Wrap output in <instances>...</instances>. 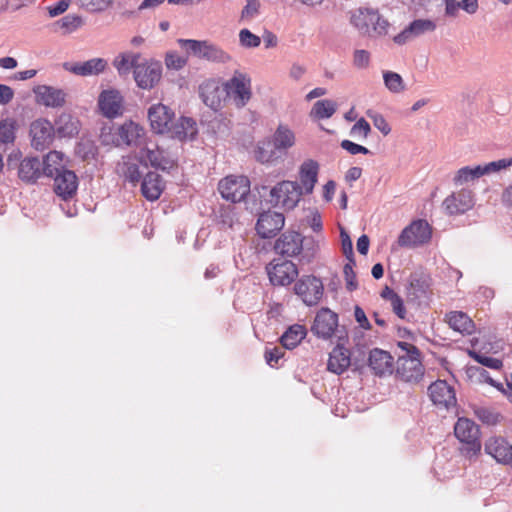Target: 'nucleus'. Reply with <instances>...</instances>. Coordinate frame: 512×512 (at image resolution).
<instances>
[{"instance_id":"nucleus-1","label":"nucleus","mask_w":512,"mask_h":512,"mask_svg":"<svg viewBox=\"0 0 512 512\" xmlns=\"http://www.w3.org/2000/svg\"><path fill=\"white\" fill-rule=\"evenodd\" d=\"M351 24L364 35L384 36L388 33L389 23L371 8H358L351 13Z\"/></svg>"},{"instance_id":"nucleus-2","label":"nucleus","mask_w":512,"mask_h":512,"mask_svg":"<svg viewBox=\"0 0 512 512\" xmlns=\"http://www.w3.org/2000/svg\"><path fill=\"white\" fill-rule=\"evenodd\" d=\"M398 345L405 351V354L398 357V376L406 382H416L420 380L424 374V369L420 361L418 348L407 342H399Z\"/></svg>"},{"instance_id":"nucleus-3","label":"nucleus","mask_w":512,"mask_h":512,"mask_svg":"<svg viewBox=\"0 0 512 512\" xmlns=\"http://www.w3.org/2000/svg\"><path fill=\"white\" fill-rule=\"evenodd\" d=\"M308 243L304 244L302 235L295 231H288L283 233L275 242V251L286 257H294L303 252L301 261L309 263L315 255V247L312 243L311 247H307Z\"/></svg>"},{"instance_id":"nucleus-4","label":"nucleus","mask_w":512,"mask_h":512,"mask_svg":"<svg viewBox=\"0 0 512 512\" xmlns=\"http://www.w3.org/2000/svg\"><path fill=\"white\" fill-rule=\"evenodd\" d=\"M179 45L192 55L211 62L227 63L231 60L228 52L209 41L179 39Z\"/></svg>"},{"instance_id":"nucleus-5","label":"nucleus","mask_w":512,"mask_h":512,"mask_svg":"<svg viewBox=\"0 0 512 512\" xmlns=\"http://www.w3.org/2000/svg\"><path fill=\"white\" fill-rule=\"evenodd\" d=\"M303 194L298 182L284 180L270 190V203L292 210L298 205Z\"/></svg>"},{"instance_id":"nucleus-6","label":"nucleus","mask_w":512,"mask_h":512,"mask_svg":"<svg viewBox=\"0 0 512 512\" xmlns=\"http://www.w3.org/2000/svg\"><path fill=\"white\" fill-rule=\"evenodd\" d=\"M432 236V229L426 220H415L400 233L397 244L403 248H415L428 243Z\"/></svg>"},{"instance_id":"nucleus-7","label":"nucleus","mask_w":512,"mask_h":512,"mask_svg":"<svg viewBox=\"0 0 512 512\" xmlns=\"http://www.w3.org/2000/svg\"><path fill=\"white\" fill-rule=\"evenodd\" d=\"M512 165V158L500 159L484 165H477L475 167L465 166L459 169L453 178L455 185L460 186L479 179L484 175L498 172Z\"/></svg>"},{"instance_id":"nucleus-8","label":"nucleus","mask_w":512,"mask_h":512,"mask_svg":"<svg viewBox=\"0 0 512 512\" xmlns=\"http://www.w3.org/2000/svg\"><path fill=\"white\" fill-rule=\"evenodd\" d=\"M224 86L226 97H231L238 108L244 107L252 97L251 78L245 73L236 71Z\"/></svg>"},{"instance_id":"nucleus-9","label":"nucleus","mask_w":512,"mask_h":512,"mask_svg":"<svg viewBox=\"0 0 512 512\" xmlns=\"http://www.w3.org/2000/svg\"><path fill=\"white\" fill-rule=\"evenodd\" d=\"M162 76L161 63L154 60L141 58L135 66L134 80L137 86L144 90H150L156 86Z\"/></svg>"},{"instance_id":"nucleus-10","label":"nucleus","mask_w":512,"mask_h":512,"mask_svg":"<svg viewBox=\"0 0 512 512\" xmlns=\"http://www.w3.org/2000/svg\"><path fill=\"white\" fill-rule=\"evenodd\" d=\"M269 280L274 286L290 285L297 278V266L289 260L274 259L266 266Z\"/></svg>"},{"instance_id":"nucleus-11","label":"nucleus","mask_w":512,"mask_h":512,"mask_svg":"<svg viewBox=\"0 0 512 512\" xmlns=\"http://www.w3.org/2000/svg\"><path fill=\"white\" fill-rule=\"evenodd\" d=\"M221 196L232 203L242 201L250 192V182L246 176H227L219 182Z\"/></svg>"},{"instance_id":"nucleus-12","label":"nucleus","mask_w":512,"mask_h":512,"mask_svg":"<svg viewBox=\"0 0 512 512\" xmlns=\"http://www.w3.org/2000/svg\"><path fill=\"white\" fill-rule=\"evenodd\" d=\"M323 290L324 287L321 280L315 276H304L294 286L295 293L308 306L316 305L320 301L323 296Z\"/></svg>"},{"instance_id":"nucleus-13","label":"nucleus","mask_w":512,"mask_h":512,"mask_svg":"<svg viewBox=\"0 0 512 512\" xmlns=\"http://www.w3.org/2000/svg\"><path fill=\"white\" fill-rule=\"evenodd\" d=\"M454 434L460 442L469 445L474 453L480 450L479 428L472 420L459 418L454 426Z\"/></svg>"},{"instance_id":"nucleus-14","label":"nucleus","mask_w":512,"mask_h":512,"mask_svg":"<svg viewBox=\"0 0 512 512\" xmlns=\"http://www.w3.org/2000/svg\"><path fill=\"white\" fill-rule=\"evenodd\" d=\"M148 120L151 129L157 134H166L175 117L174 112L166 105L158 103L148 109Z\"/></svg>"},{"instance_id":"nucleus-15","label":"nucleus","mask_w":512,"mask_h":512,"mask_svg":"<svg viewBox=\"0 0 512 512\" xmlns=\"http://www.w3.org/2000/svg\"><path fill=\"white\" fill-rule=\"evenodd\" d=\"M284 222L282 213L270 210L263 212L256 223L257 233L261 238H272L283 228Z\"/></svg>"},{"instance_id":"nucleus-16","label":"nucleus","mask_w":512,"mask_h":512,"mask_svg":"<svg viewBox=\"0 0 512 512\" xmlns=\"http://www.w3.org/2000/svg\"><path fill=\"white\" fill-rule=\"evenodd\" d=\"M338 326V315L328 308L321 309L314 319L312 332L319 338H330Z\"/></svg>"},{"instance_id":"nucleus-17","label":"nucleus","mask_w":512,"mask_h":512,"mask_svg":"<svg viewBox=\"0 0 512 512\" xmlns=\"http://www.w3.org/2000/svg\"><path fill=\"white\" fill-rule=\"evenodd\" d=\"M200 97L204 104L212 110L217 111L221 108L222 102L227 98L225 86L220 85L215 80L205 81L199 88Z\"/></svg>"},{"instance_id":"nucleus-18","label":"nucleus","mask_w":512,"mask_h":512,"mask_svg":"<svg viewBox=\"0 0 512 512\" xmlns=\"http://www.w3.org/2000/svg\"><path fill=\"white\" fill-rule=\"evenodd\" d=\"M473 205V193L469 189H461L452 193L443 201V207L450 215L463 214L470 210Z\"/></svg>"},{"instance_id":"nucleus-19","label":"nucleus","mask_w":512,"mask_h":512,"mask_svg":"<svg viewBox=\"0 0 512 512\" xmlns=\"http://www.w3.org/2000/svg\"><path fill=\"white\" fill-rule=\"evenodd\" d=\"M429 396L432 402L446 409L456 405V395L454 388L444 380H437L428 388Z\"/></svg>"},{"instance_id":"nucleus-20","label":"nucleus","mask_w":512,"mask_h":512,"mask_svg":"<svg viewBox=\"0 0 512 512\" xmlns=\"http://www.w3.org/2000/svg\"><path fill=\"white\" fill-rule=\"evenodd\" d=\"M31 143L37 150H44L53 140L54 127L48 120L39 119L30 127Z\"/></svg>"},{"instance_id":"nucleus-21","label":"nucleus","mask_w":512,"mask_h":512,"mask_svg":"<svg viewBox=\"0 0 512 512\" xmlns=\"http://www.w3.org/2000/svg\"><path fill=\"white\" fill-rule=\"evenodd\" d=\"M54 192L64 200L72 198L78 188V178L71 170H62L54 174Z\"/></svg>"},{"instance_id":"nucleus-22","label":"nucleus","mask_w":512,"mask_h":512,"mask_svg":"<svg viewBox=\"0 0 512 512\" xmlns=\"http://www.w3.org/2000/svg\"><path fill=\"white\" fill-rule=\"evenodd\" d=\"M435 29L436 24L434 21L429 19H416L402 32L396 35L393 40L396 44L403 45L425 33L433 32Z\"/></svg>"},{"instance_id":"nucleus-23","label":"nucleus","mask_w":512,"mask_h":512,"mask_svg":"<svg viewBox=\"0 0 512 512\" xmlns=\"http://www.w3.org/2000/svg\"><path fill=\"white\" fill-rule=\"evenodd\" d=\"M485 452L498 463L512 464V444L502 437H490L485 443Z\"/></svg>"},{"instance_id":"nucleus-24","label":"nucleus","mask_w":512,"mask_h":512,"mask_svg":"<svg viewBox=\"0 0 512 512\" xmlns=\"http://www.w3.org/2000/svg\"><path fill=\"white\" fill-rule=\"evenodd\" d=\"M107 61L102 58H93L85 62H65L63 68L75 75H97L105 70Z\"/></svg>"},{"instance_id":"nucleus-25","label":"nucleus","mask_w":512,"mask_h":512,"mask_svg":"<svg viewBox=\"0 0 512 512\" xmlns=\"http://www.w3.org/2000/svg\"><path fill=\"white\" fill-rule=\"evenodd\" d=\"M319 164L312 159L305 160L299 167V180L302 192L309 195L318 181Z\"/></svg>"},{"instance_id":"nucleus-26","label":"nucleus","mask_w":512,"mask_h":512,"mask_svg":"<svg viewBox=\"0 0 512 512\" xmlns=\"http://www.w3.org/2000/svg\"><path fill=\"white\" fill-rule=\"evenodd\" d=\"M368 366L375 375L391 374L393 372V357L388 352L375 348L369 353Z\"/></svg>"},{"instance_id":"nucleus-27","label":"nucleus","mask_w":512,"mask_h":512,"mask_svg":"<svg viewBox=\"0 0 512 512\" xmlns=\"http://www.w3.org/2000/svg\"><path fill=\"white\" fill-rule=\"evenodd\" d=\"M196 134V122L188 117H180L178 120L174 118L169 126V131L166 132L169 137L180 141L193 139Z\"/></svg>"},{"instance_id":"nucleus-28","label":"nucleus","mask_w":512,"mask_h":512,"mask_svg":"<svg viewBox=\"0 0 512 512\" xmlns=\"http://www.w3.org/2000/svg\"><path fill=\"white\" fill-rule=\"evenodd\" d=\"M140 157L142 161H148L152 167L162 171H168L174 166V161L158 146L145 147L140 151Z\"/></svg>"},{"instance_id":"nucleus-29","label":"nucleus","mask_w":512,"mask_h":512,"mask_svg":"<svg viewBox=\"0 0 512 512\" xmlns=\"http://www.w3.org/2000/svg\"><path fill=\"white\" fill-rule=\"evenodd\" d=\"M351 364L350 351L341 345H337L329 354L327 369L336 375H341Z\"/></svg>"},{"instance_id":"nucleus-30","label":"nucleus","mask_w":512,"mask_h":512,"mask_svg":"<svg viewBox=\"0 0 512 512\" xmlns=\"http://www.w3.org/2000/svg\"><path fill=\"white\" fill-rule=\"evenodd\" d=\"M99 107L108 118H114L122 113V97L118 91H103L99 97Z\"/></svg>"},{"instance_id":"nucleus-31","label":"nucleus","mask_w":512,"mask_h":512,"mask_svg":"<svg viewBox=\"0 0 512 512\" xmlns=\"http://www.w3.org/2000/svg\"><path fill=\"white\" fill-rule=\"evenodd\" d=\"M37 102L47 107H60L65 102V93L47 85H39L34 88Z\"/></svg>"},{"instance_id":"nucleus-32","label":"nucleus","mask_w":512,"mask_h":512,"mask_svg":"<svg viewBox=\"0 0 512 512\" xmlns=\"http://www.w3.org/2000/svg\"><path fill=\"white\" fill-rule=\"evenodd\" d=\"M164 190V182L156 172H148L141 183L142 195L149 201L159 199Z\"/></svg>"},{"instance_id":"nucleus-33","label":"nucleus","mask_w":512,"mask_h":512,"mask_svg":"<svg viewBox=\"0 0 512 512\" xmlns=\"http://www.w3.org/2000/svg\"><path fill=\"white\" fill-rule=\"evenodd\" d=\"M18 174L21 180L34 183L44 175L42 163L37 157L24 158L20 163Z\"/></svg>"},{"instance_id":"nucleus-34","label":"nucleus","mask_w":512,"mask_h":512,"mask_svg":"<svg viewBox=\"0 0 512 512\" xmlns=\"http://www.w3.org/2000/svg\"><path fill=\"white\" fill-rule=\"evenodd\" d=\"M144 134V129L132 121L126 122L118 128L119 140L126 145H140Z\"/></svg>"},{"instance_id":"nucleus-35","label":"nucleus","mask_w":512,"mask_h":512,"mask_svg":"<svg viewBox=\"0 0 512 512\" xmlns=\"http://www.w3.org/2000/svg\"><path fill=\"white\" fill-rule=\"evenodd\" d=\"M254 157L258 162L267 164L278 160L282 156L278 152L271 138H266L256 144Z\"/></svg>"},{"instance_id":"nucleus-36","label":"nucleus","mask_w":512,"mask_h":512,"mask_svg":"<svg viewBox=\"0 0 512 512\" xmlns=\"http://www.w3.org/2000/svg\"><path fill=\"white\" fill-rule=\"evenodd\" d=\"M271 140L281 156L285 154L288 149L293 147L296 142L294 132L288 126L282 124L277 127Z\"/></svg>"},{"instance_id":"nucleus-37","label":"nucleus","mask_w":512,"mask_h":512,"mask_svg":"<svg viewBox=\"0 0 512 512\" xmlns=\"http://www.w3.org/2000/svg\"><path fill=\"white\" fill-rule=\"evenodd\" d=\"M140 53L124 52L116 56L113 60V66L122 77L128 76L131 71H135V66L141 60Z\"/></svg>"},{"instance_id":"nucleus-38","label":"nucleus","mask_w":512,"mask_h":512,"mask_svg":"<svg viewBox=\"0 0 512 512\" xmlns=\"http://www.w3.org/2000/svg\"><path fill=\"white\" fill-rule=\"evenodd\" d=\"M447 322L454 331L470 335L474 331V323L471 318L461 311H453L447 315Z\"/></svg>"},{"instance_id":"nucleus-39","label":"nucleus","mask_w":512,"mask_h":512,"mask_svg":"<svg viewBox=\"0 0 512 512\" xmlns=\"http://www.w3.org/2000/svg\"><path fill=\"white\" fill-rule=\"evenodd\" d=\"M430 287L429 277L422 272H414L409 277L408 294L414 299L426 295Z\"/></svg>"},{"instance_id":"nucleus-40","label":"nucleus","mask_w":512,"mask_h":512,"mask_svg":"<svg viewBox=\"0 0 512 512\" xmlns=\"http://www.w3.org/2000/svg\"><path fill=\"white\" fill-rule=\"evenodd\" d=\"M142 163L143 161L141 160L140 156L139 158H124L120 166V171L125 180L132 183L133 185L138 183L142 177V171L140 170V164Z\"/></svg>"},{"instance_id":"nucleus-41","label":"nucleus","mask_w":512,"mask_h":512,"mask_svg":"<svg viewBox=\"0 0 512 512\" xmlns=\"http://www.w3.org/2000/svg\"><path fill=\"white\" fill-rule=\"evenodd\" d=\"M63 153L58 151H50L44 158L42 163L43 173L47 177H53L55 173L61 172L64 169Z\"/></svg>"},{"instance_id":"nucleus-42","label":"nucleus","mask_w":512,"mask_h":512,"mask_svg":"<svg viewBox=\"0 0 512 512\" xmlns=\"http://www.w3.org/2000/svg\"><path fill=\"white\" fill-rule=\"evenodd\" d=\"M306 336V330L301 325H293L289 327L281 336L280 342L284 348L293 349Z\"/></svg>"},{"instance_id":"nucleus-43","label":"nucleus","mask_w":512,"mask_h":512,"mask_svg":"<svg viewBox=\"0 0 512 512\" xmlns=\"http://www.w3.org/2000/svg\"><path fill=\"white\" fill-rule=\"evenodd\" d=\"M337 110V104L330 99L318 100L311 109V116L316 119H328Z\"/></svg>"},{"instance_id":"nucleus-44","label":"nucleus","mask_w":512,"mask_h":512,"mask_svg":"<svg viewBox=\"0 0 512 512\" xmlns=\"http://www.w3.org/2000/svg\"><path fill=\"white\" fill-rule=\"evenodd\" d=\"M82 25V19L77 15H66L56 21L53 26L55 31H61L63 34L74 32Z\"/></svg>"},{"instance_id":"nucleus-45","label":"nucleus","mask_w":512,"mask_h":512,"mask_svg":"<svg viewBox=\"0 0 512 512\" xmlns=\"http://www.w3.org/2000/svg\"><path fill=\"white\" fill-rule=\"evenodd\" d=\"M383 80L386 88L392 93H401L405 90L404 81L400 74L393 71L383 72Z\"/></svg>"},{"instance_id":"nucleus-46","label":"nucleus","mask_w":512,"mask_h":512,"mask_svg":"<svg viewBox=\"0 0 512 512\" xmlns=\"http://www.w3.org/2000/svg\"><path fill=\"white\" fill-rule=\"evenodd\" d=\"M240 44L245 48H256L260 45L261 39L248 29H242L239 32Z\"/></svg>"},{"instance_id":"nucleus-47","label":"nucleus","mask_w":512,"mask_h":512,"mask_svg":"<svg viewBox=\"0 0 512 512\" xmlns=\"http://www.w3.org/2000/svg\"><path fill=\"white\" fill-rule=\"evenodd\" d=\"M188 58L179 55L177 52H169L165 58V64L168 69L180 70L187 64Z\"/></svg>"},{"instance_id":"nucleus-48","label":"nucleus","mask_w":512,"mask_h":512,"mask_svg":"<svg viewBox=\"0 0 512 512\" xmlns=\"http://www.w3.org/2000/svg\"><path fill=\"white\" fill-rule=\"evenodd\" d=\"M474 412L477 418L487 425H495L499 420V414L489 408L479 407Z\"/></svg>"},{"instance_id":"nucleus-49","label":"nucleus","mask_w":512,"mask_h":512,"mask_svg":"<svg viewBox=\"0 0 512 512\" xmlns=\"http://www.w3.org/2000/svg\"><path fill=\"white\" fill-rule=\"evenodd\" d=\"M14 125L13 122L6 119L0 122V141L2 143H11L14 141Z\"/></svg>"},{"instance_id":"nucleus-50","label":"nucleus","mask_w":512,"mask_h":512,"mask_svg":"<svg viewBox=\"0 0 512 512\" xmlns=\"http://www.w3.org/2000/svg\"><path fill=\"white\" fill-rule=\"evenodd\" d=\"M371 131L370 124L364 119L360 118L351 128L350 134L353 137L366 139Z\"/></svg>"},{"instance_id":"nucleus-51","label":"nucleus","mask_w":512,"mask_h":512,"mask_svg":"<svg viewBox=\"0 0 512 512\" xmlns=\"http://www.w3.org/2000/svg\"><path fill=\"white\" fill-rule=\"evenodd\" d=\"M340 237H341L343 254L346 256V258L350 262H352V264H355V260L353 258L354 253H353L352 241L350 239L349 234L343 228L340 231Z\"/></svg>"},{"instance_id":"nucleus-52","label":"nucleus","mask_w":512,"mask_h":512,"mask_svg":"<svg viewBox=\"0 0 512 512\" xmlns=\"http://www.w3.org/2000/svg\"><path fill=\"white\" fill-rule=\"evenodd\" d=\"M367 115L370 119H372L374 126L384 135H388L391 132L390 125L381 114L368 111Z\"/></svg>"},{"instance_id":"nucleus-53","label":"nucleus","mask_w":512,"mask_h":512,"mask_svg":"<svg viewBox=\"0 0 512 512\" xmlns=\"http://www.w3.org/2000/svg\"><path fill=\"white\" fill-rule=\"evenodd\" d=\"M354 265L355 264H352V262H350L348 260V263L345 264L344 269H343L345 281H346V288L349 291H354L358 287V284L356 281V274L353 270Z\"/></svg>"},{"instance_id":"nucleus-54","label":"nucleus","mask_w":512,"mask_h":512,"mask_svg":"<svg viewBox=\"0 0 512 512\" xmlns=\"http://www.w3.org/2000/svg\"><path fill=\"white\" fill-rule=\"evenodd\" d=\"M266 363L271 367H276L279 360L284 356L283 349L281 347H274L265 350Z\"/></svg>"},{"instance_id":"nucleus-55","label":"nucleus","mask_w":512,"mask_h":512,"mask_svg":"<svg viewBox=\"0 0 512 512\" xmlns=\"http://www.w3.org/2000/svg\"><path fill=\"white\" fill-rule=\"evenodd\" d=\"M111 2L112 0H80L81 5L91 12L103 11Z\"/></svg>"},{"instance_id":"nucleus-56","label":"nucleus","mask_w":512,"mask_h":512,"mask_svg":"<svg viewBox=\"0 0 512 512\" xmlns=\"http://www.w3.org/2000/svg\"><path fill=\"white\" fill-rule=\"evenodd\" d=\"M340 146L351 155L371 153L370 150H368L366 147L354 143L350 140H343Z\"/></svg>"},{"instance_id":"nucleus-57","label":"nucleus","mask_w":512,"mask_h":512,"mask_svg":"<svg viewBox=\"0 0 512 512\" xmlns=\"http://www.w3.org/2000/svg\"><path fill=\"white\" fill-rule=\"evenodd\" d=\"M370 62V53L364 49H358L354 52L353 63L357 68H366Z\"/></svg>"},{"instance_id":"nucleus-58","label":"nucleus","mask_w":512,"mask_h":512,"mask_svg":"<svg viewBox=\"0 0 512 512\" xmlns=\"http://www.w3.org/2000/svg\"><path fill=\"white\" fill-rule=\"evenodd\" d=\"M220 223L223 226H226L228 228H234V225L237 223L235 219V214L232 208L228 207L225 209H222L219 215Z\"/></svg>"},{"instance_id":"nucleus-59","label":"nucleus","mask_w":512,"mask_h":512,"mask_svg":"<svg viewBox=\"0 0 512 512\" xmlns=\"http://www.w3.org/2000/svg\"><path fill=\"white\" fill-rule=\"evenodd\" d=\"M260 8V2L259 0H247L246 6L242 10V17L243 18H254Z\"/></svg>"},{"instance_id":"nucleus-60","label":"nucleus","mask_w":512,"mask_h":512,"mask_svg":"<svg viewBox=\"0 0 512 512\" xmlns=\"http://www.w3.org/2000/svg\"><path fill=\"white\" fill-rule=\"evenodd\" d=\"M393 312L400 318L405 319L406 317V308L404 306V302L402 298L397 295L390 301Z\"/></svg>"},{"instance_id":"nucleus-61","label":"nucleus","mask_w":512,"mask_h":512,"mask_svg":"<svg viewBox=\"0 0 512 512\" xmlns=\"http://www.w3.org/2000/svg\"><path fill=\"white\" fill-rule=\"evenodd\" d=\"M69 0H60L54 5L48 7V13L50 17H56L63 14L69 7Z\"/></svg>"},{"instance_id":"nucleus-62","label":"nucleus","mask_w":512,"mask_h":512,"mask_svg":"<svg viewBox=\"0 0 512 512\" xmlns=\"http://www.w3.org/2000/svg\"><path fill=\"white\" fill-rule=\"evenodd\" d=\"M445 3V14L449 17H456L459 10L461 9L460 1L456 0H444Z\"/></svg>"},{"instance_id":"nucleus-63","label":"nucleus","mask_w":512,"mask_h":512,"mask_svg":"<svg viewBox=\"0 0 512 512\" xmlns=\"http://www.w3.org/2000/svg\"><path fill=\"white\" fill-rule=\"evenodd\" d=\"M354 316L361 328L365 330H369L371 328L370 322L368 321L364 310L359 306L355 307Z\"/></svg>"},{"instance_id":"nucleus-64","label":"nucleus","mask_w":512,"mask_h":512,"mask_svg":"<svg viewBox=\"0 0 512 512\" xmlns=\"http://www.w3.org/2000/svg\"><path fill=\"white\" fill-rule=\"evenodd\" d=\"M460 6L463 11L470 15L475 14L479 8L478 0H461Z\"/></svg>"}]
</instances>
